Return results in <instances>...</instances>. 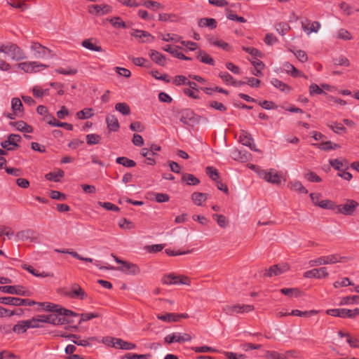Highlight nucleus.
<instances>
[{
    "mask_svg": "<svg viewBox=\"0 0 359 359\" xmlns=\"http://www.w3.org/2000/svg\"><path fill=\"white\" fill-rule=\"evenodd\" d=\"M40 323H50L53 325H66L74 323V318L72 316H60L56 313H50L48 315H38Z\"/></svg>",
    "mask_w": 359,
    "mask_h": 359,
    "instance_id": "obj_1",
    "label": "nucleus"
},
{
    "mask_svg": "<svg viewBox=\"0 0 359 359\" xmlns=\"http://www.w3.org/2000/svg\"><path fill=\"white\" fill-rule=\"evenodd\" d=\"M178 114L180 116V121L188 126H194V125L198 124L201 119L208 121L207 118H203V116L196 114L191 109H182L179 111Z\"/></svg>",
    "mask_w": 359,
    "mask_h": 359,
    "instance_id": "obj_2",
    "label": "nucleus"
},
{
    "mask_svg": "<svg viewBox=\"0 0 359 359\" xmlns=\"http://www.w3.org/2000/svg\"><path fill=\"white\" fill-rule=\"evenodd\" d=\"M0 52L9 55L15 61L27 59V55L23 50L15 43L1 46L0 47Z\"/></svg>",
    "mask_w": 359,
    "mask_h": 359,
    "instance_id": "obj_3",
    "label": "nucleus"
},
{
    "mask_svg": "<svg viewBox=\"0 0 359 359\" xmlns=\"http://www.w3.org/2000/svg\"><path fill=\"white\" fill-rule=\"evenodd\" d=\"M36 304L42 306L43 310L53 312V313H56L57 315L79 317V314L76 313L71 310L62 308L58 304H55L50 302H36Z\"/></svg>",
    "mask_w": 359,
    "mask_h": 359,
    "instance_id": "obj_4",
    "label": "nucleus"
},
{
    "mask_svg": "<svg viewBox=\"0 0 359 359\" xmlns=\"http://www.w3.org/2000/svg\"><path fill=\"white\" fill-rule=\"evenodd\" d=\"M111 256L114 257L116 263L121 264V266L117 268V270L126 274L133 276L137 275L140 273V269L137 264L123 261L119 259L118 257L115 256L114 254H111Z\"/></svg>",
    "mask_w": 359,
    "mask_h": 359,
    "instance_id": "obj_5",
    "label": "nucleus"
},
{
    "mask_svg": "<svg viewBox=\"0 0 359 359\" xmlns=\"http://www.w3.org/2000/svg\"><path fill=\"white\" fill-rule=\"evenodd\" d=\"M255 307L253 305L250 304H233L226 305L223 307L222 311L226 315L233 316L238 313H249L254 311Z\"/></svg>",
    "mask_w": 359,
    "mask_h": 359,
    "instance_id": "obj_6",
    "label": "nucleus"
},
{
    "mask_svg": "<svg viewBox=\"0 0 359 359\" xmlns=\"http://www.w3.org/2000/svg\"><path fill=\"white\" fill-rule=\"evenodd\" d=\"M0 304L13 306H34L36 302L30 299H21L13 297H0Z\"/></svg>",
    "mask_w": 359,
    "mask_h": 359,
    "instance_id": "obj_7",
    "label": "nucleus"
},
{
    "mask_svg": "<svg viewBox=\"0 0 359 359\" xmlns=\"http://www.w3.org/2000/svg\"><path fill=\"white\" fill-rule=\"evenodd\" d=\"M164 285H190V279L186 276H177L174 273L165 275L161 280Z\"/></svg>",
    "mask_w": 359,
    "mask_h": 359,
    "instance_id": "obj_8",
    "label": "nucleus"
},
{
    "mask_svg": "<svg viewBox=\"0 0 359 359\" xmlns=\"http://www.w3.org/2000/svg\"><path fill=\"white\" fill-rule=\"evenodd\" d=\"M341 257L337 254L330 255L328 256H323L317 259L310 260L309 264L311 267H313L320 265L335 264L341 262Z\"/></svg>",
    "mask_w": 359,
    "mask_h": 359,
    "instance_id": "obj_9",
    "label": "nucleus"
},
{
    "mask_svg": "<svg viewBox=\"0 0 359 359\" xmlns=\"http://www.w3.org/2000/svg\"><path fill=\"white\" fill-rule=\"evenodd\" d=\"M18 67L25 73L32 74L46 68V65L38 62H23L18 64Z\"/></svg>",
    "mask_w": 359,
    "mask_h": 359,
    "instance_id": "obj_10",
    "label": "nucleus"
},
{
    "mask_svg": "<svg viewBox=\"0 0 359 359\" xmlns=\"http://www.w3.org/2000/svg\"><path fill=\"white\" fill-rule=\"evenodd\" d=\"M30 49L33 52L34 57L36 59L45 58L50 53V50L48 48L38 42H32Z\"/></svg>",
    "mask_w": 359,
    "mask_h": 359,
    "instance_id": "obj_11",
    "label": "nucleus"
},
{
    "mask_svg": "<svg viewBox=\"0 0 359 359\" xmlns=\"http://www.w3.org/2000/svg\"><path fill=\"white\" fill-rule=\"evenodd\" d=\"M259 175L261 178L265 180L268 182H271L274 184H280V176L274 169H270L269 171L262 170L259 172Z\"/></svg>",
    "mask_w": 359,
    "mask_h": 359,
    "instance_id": "obj_12",
    "label": "nucleus"
},
{
    "mask_svg": "<svg viewBox=\"0 0 359 359\" xmlns=\"http://www.w3.org/2000/svg\"><path fill=\"white\" fill-rule=\"evenodd\" d=\"M21 141V137L17 134H11L8 136L6 140L1 143V146L4 150L13 151L19 147L18 142Z\"/></svg>",
    "mask_w": 359,
    "mask_h": 359,
    "instance_id": "obj_13",
    "label": "nucleus"
},
{
    "mask_svg": "<svg viewBox=\"0 0 359 359\" xmlns=\"http://www.w3.org/2000/svg\"><path fill=\"white\" fill-rule=\"evenodd\" d=\"M358 205V203L353 200H348L347 203L345 204L336 205V209L337 212L346 215H351L353 213L355 208Z\"/></svg>",
    "mask_w": 359,
    "mask_h": 359,
    "instance_id": "obj_14",
    "label": "nucleus"
},
{
    "mask_svg": "<svg viewBox=\"0 0 359 359\" xmlns=\"http://www.w3.org/2000/svg\"><path fill=\"white\" fill-rule=\"evenodd\" d=\"M239 141L243 145L248 147L251 150L259 152V149L256 148L255 144H253L254 140L250 133L246 130H242L239 135Z\"/></svg>",
    "mask_w": 359,
    "mask_h": 359,
    "instance_id": "obj_15",
    "label": "nucleus"
},
{
    "mask_svg": "<svg viewBox=\"0 0 359 359\" xmlns=\"http://www.w3.org/2000/svg\"><path fill=\"white\" fill-rule=\"evenodd\" d=\"M289 270L287 264H275L271 266L268 270H266L264 276L273 277L279 276Z\"/></svg>",
    "mask_w": 359,
    "mask_h": 359,
    "instance_id": "obj_16",
    "label": "nucleus"
},
{
    "mask_svg": "<svg viewBox=\"0 0 359 359\" xmlns=\"http://www.w3.org/2000/svg\"><path fill=\"white\" fill-rule=\"evenodd\" d=\"M0 291L11 294L28 296L29 291L24 289L23 287L18 285H5L0 286Z\"/></svg>",
    "mask_w": 359,
    "mask_h": 359,
    "instance_id": "obj_17",
    "label": "nucleus"
},
{
    "mask_svg": "<svg viewBox=\"0 0 359 359\" xmlns=\"http://www.w3.org/2000/svg\"><path fill=\"white\" fill-rule=\"evenodd\" d=\"M329 276L327 269L326 267H321L320 269H313L309 271H306L304 273V277L306 278H315L318 279L325 278Z\"/></svg>",
    "mask_w": 359,
    "mask_h": 359,
    "instance_id": "obj_18",
    "label": "nucleus"
},
{
    "mask_svg": "<svg viewBox=\"0 0 359 359\" xmlns=\"http://www.w3.org/2000/svg\"><path fill=\"white\" fill-rule=\"evenodd\" d=\"M130 35L139 39L141 43H152L155 39V37L150 33L140 29H133Z\"/></svg>",
    "mask_w": 359,
    "mask_h": 359,
    "instance_id": "obj_19",
    "label": "nucleus"
},
{
    "mask_svg": "<svg viewBox=\"0 0 359 359\" xmlns=\"http://www.w3.org/2000/svg\"><path fill=\"white\" fill-rule=\"evenodd\" d=\"M65 294L70 298L79 299H83L88 296L84 290L77 284H74L72 290L66 292Z\"/></svg>",
    "mask_w": 359,
    "mask_h": 359,
    "instance_id": "obj_20",
    "label": "nucleus"
},
{
    "mask_svg": "<svg viewBox=\"0 0 359 359\" xmlns=\"http://www.w3.org/2000/svg\"><path fill=\"white\" fill-rule=\"evenodd\" d=\"M112 12V7L108 4L91 5V15L102 16Z\"/></svg>",
    "mask_w": 359,
    "mask_h": 359,
    "instance_id": "obj_21",
    "label": "nucleus"
},
{
    "mask_svg": "<svg viewBox=\"0 0 359 359\" xmlns=\"http://www.w3.org/2000/svg\"><path fill=\"white\" fill-rule=\"evenodd\" d=\"M149 57L156 64L164 67L166 64V57L164 55L155 50H150Z\"/></svg>",
    "mask_w": 359,
    "mask_h": 359,
    "instance_id": "obj_22",
    "label": "nucleus"
},
{
    "mask_svg": "<svg viewBox=\"0 0 359 359\" xmlns=\"http://www.w3.org/2000/svg\"><path fill=\"white\" fill-rule=\"evenodd\" d=\"M107 128L111 132H117L120 128V124L114 115L109 114L106 116Z\"/></svg>",
    "mask_w": 359,
    "mask_h": 359,
    "instance_id": "obj_23",
    "label": "nucleus"
},
{
    "mask_svg": "<svg viewBox=\"0 0 359 359\" xmlns=\"http://www.w3.org/2000/svg\"><path fill=\"white\" fill-rule=\"evenodd\" d=\"M284 70L287 74H290L292 77L297 78L299 76H303L306 79V76L302 74L293 65L289 62H285L283 65Z\"/></svg>",
    "mask_w": 359,
    "mask_h": 359,
    "instance_id": "obj_24",
    "label": "nucleus"
},
{
    "mask_svg": "<svg viewBox=\"0 0 359 359\" xmlns=\"http://www.w3.org/2000/svg\"><path fill=\"white\" fill-rule=\"evenodd\" d=\"M16 236L18 239L22 241H27L28 239L33 241L37 238L36 232L28 229L18 232Z\"/></svg>",
    "mask_w": 359,
    "mask_h": 359,
    "instance_id": "obj_25",
    "label": "nucleus"
},
{
    "mask_svg": "<svg viewBox=\"0 0 359 359\" xmlns=\"http://www.w3.org/2000/svg\"><path fill=\"white\" fill-rule=\"evenodd\" d=\"M196 58L198 59L201 62L208 64L211 66L215 65V61L210 55L206 52L202 50H199L196 54Z\"/></svg>",
    "mask_w": 359,
    "mask_h": 359,
    "instance_id": "obj_26",
    "label": "nucleus"
},
{
    "mask_svg": "<svg viewBox=\"0 0 359 359\" xmlns=\"http://www.w3.org/2000/svg\"><path fill=\"white\" fill-rule=\"evenodd\" d=\"M13 127H15L18 130L25 133H32V126L27 125L23 121H19L16 122H10L9 123Z\"/></svg>",
    "mask_w": 359,
    "mask_h": 359,
    "instance_id": "obj_27",
    "label": "nucleus"
},
{
    "mask_svg": "<svg viewBox=\"0 0 359 359\" xmlns=\"http://www.w3.org/2000/svg\"><path fill=\"white\" fill-rule=\"evenodd\" d=\"M181 180L182 182H186L188 185L190 186H195L200 183L198 178L189 173H184L182 176Z\"/></svg>",
    "mask_w": 359,
    "mask_h": 359,
    "instance_id": "obj_28",
    "label": "nucleus"
},
{
    "mask_svg": "<svg viewBox=\"0 0 359 359\" xmlns=\"http://www.w3.org/2000/svg\"><path fill=\"white\" fill-rule=\"evenodd\" d=\"M329 163L332 168L340 172L343 170V167L345 168V170H347L348 168V162L346 160H344V161H341L337 158L330 159L329 161Z\"/></svg>",
    "mask_w": 359,
    "mask_h": 359,
    "instance_id": "obj_29",
    "label": "nucleus"
},
{
    "mask_svg": "<svg viewBox=\"0 0 359 359\" xmlns=\"http://www.w3.org/2000/svg\"><path fill=\"white\" fill-rule=\"evenodd\" d=\"M198 25L200 27H208L212 29L217 27V21L214 18H203L198 20Z\"/></svg>",
    "mask_w": 359,
    "mask_h": 359,
    "instance_id": "obj_30",
    "label": "nucleus"
},
{
    "mask_svg": "<svg viewBox=\"0 0 359 359\" xmlns=\"http://www.w3.org/2000/svg\"><path fill=\"white\" fill-rule=\"evenodd\" d=\"M271 83L275 88H278L280 90L283 92L289 93L291 90V88L287 84L283 83V81H280L278 79H272L271 81Z\"/></svg>",
    "mask_w": 359,
    "mask_h": 359,
    "instance_id": "obj_31",
    "label": "nucleus"
},
{
    "mask_svg": "<svg viewBox=\"0 0 359 359\" xmlns=\"http://www.w3.org/2000/svg\"><path fill=\"white\" fill-rule=\"evenodd\" d=\"M208 198V194L201 192H194L191 194V199L194 201V203L201 206L202 205V203L203 201H206Z\"/></svg>",
    "mask_w": 359,
    "mask_h": 359,
    "instance_id": "obj_32",
    "label": "nucleus"
},
{
    "mask_svg": "<svg viewBox=\"0 0 359 359\" xmlns=\"http://www.w3.org/2000/svg\"><path fill=\"white\" fill-rule=\"evenodd\" d=\"M28 328L29 325L27 323V320H20L12 327V331L18 334H22L26 332Z\"/></svg>",
    "mask_w": 359,
    "mask_h": 359,
    "instance_id": "obj_33",
    "label": "nucleus"
},
{
    "mask_svg": "<svg viewBox=\"0 0 359 359\" xmlns=\"http://www.w3.org/2000/svg\"><path fill=\"white\" fill-rule=\"evenodd\" d=\"M177 316L174 313H165L163 314L157 315V318L168 323L177 322Z\"/></svg>",
    "mask_w": 359,
    "mask_h": 359,
    "instance_id": "obj_34",
    "label": "nucleus"
},
{
    "mask_svg": "<svg viewBox=\"0 0 359 359\" xmlns=\"http://www.w3.org/2000/svg\"><path fill=\"white\" fill-rule=\"evenodd\" d=\"M359 295L346 296L343 297L339 304L340 305H349V304H358Z\"/></svg>",
    "mask_w": 359,
    "mask_h": 359,
    "instance_id": "obj_35",
    "label": "nucleus"
},
{
    "mask_svg": "<svg viewBox=\"0 0 359 359\" xmlns=\"http://www.w3.org/2000/svg\"><path fill=\"white\" fill-rule=\"evenodd\" d=\"M359 316V309L355 308L353 310L348 309H341V318H354Z\"/></svg>",
    "mask_w": 359,
    "mask_h": 359,
    "instance_id": "obj_36",
    "label": "nucleus"
},
{
    "mask_svg": "<svg viewBox=\"0 0 359 359\" xmlns=\"http://www.w3.org/2000/svg\"><path fill=\"white\" fill-rule=\"evenodd\" d=\"M64 176V171L60 170L57 172H50L45 175L46 180L57 182Z\"/></svg>",
    "mask_w": 359,
    "mask_h": 359,
    "instance_id": "obj_37",
    "label": "nucleus"
},
{
    "mask_svg": "<svg viewBox=\"0 0 359 359\" xmlns=\"http://www.w3.org/2000/svg\"><path fill=\"white\" fill-rule=\"evenodd\" d=\"M111 25L115 28H123L126 29L128 26L124 21L120 17H113L110 19H107Z\"/></svg>",
    "mask_w": 359,
    "mask_h": 359,
    "instance_id": "obj_38",
    "label": "nucleus"
},
{
    "mask_svg": "<svg viewBox=\"0 0 359 359\" xmlns=\"http://www.w3.org/2000/svg\"><path fill=\"white\" fill-rule=\"evenodd\" d=\"M116 162L120 165H123L124 167H126V168H133L136 165L135 161H134L133 160L129 159L125 156L116 158Z\"/></svg>",
    "mask_w": 359,
    "mask_h": 359,
    "instance_id": "obj_39",
    "label": "nucleus"
},
{
    "mask_svg": "<svg viewBox=\"0 0 359 359\" xmlns=\"http://www.w3.org/2000/svg\"><path fill=\"white\" fill-rule=\"evenodd\" d=\"M140 4H141V6H144L147 8L152 9L154 11L163 7L160 3L151 0L142 1Z\"/></svg>",
    "mask_w": 359,
    "mask_h": 359,
    "instance_id": "obj_40",
    "label": "nucleus"
},
{
    "mask_svg": "<svg viewBox=\"0 0 359 359\" xmlns=\"http://www.w3.org/2000/svg\"><path fill=\"white\" fill-rule=\"evenodd\" d=\"M115 109L123 115H129L130 114V108L129 105L125 102H118L116 104Z\"/></svg>",
    "mask_w": 359,
    "mask_h": 359,
    "instance_id": "obj_41",
    "label": "nucleus"
},
{
    "mask_svg": "<svg viewBox=\"0 0 359 359\" xmlns=\"http://www.w3.org/2000/svg\"><path fill=\"white\" fill-rule=\"evenodd\" d=\"M11 107L15 114L22 112L23 110V105L21 100L18 97H14L11 100Z\"/></svg>",
    "mask_w": 359,
    "mask_h": 359,
    "instance_id": "obj_42",
    "label": "nucleus"
},
{
    "mask_svg": "<svg viewBox=\"0 0 359 359\" xmlns=\"http://www.w3.org/2000/svg\"><path fill=\"white\" fill-rule=\"evenodd\" d=\"M246 154V151H244V153H243L242 151H240L238 149H233L231 153V156L234 160L241 161H244L247 160Z\"/></svg>",
    "mask_w": 359,
    "mask_h": 359,
    "instance_id": "obj_43",
    "label": "nucleus"
},
{
    "mask_svg": "<svg viewBox=\"0 0 359 359\" xmlns=\"http://www.w3.org/2000/svg\"><path fill=\"white\" fill-rule=\"evenodd\" d=\"M151 354H137V353H126L122 356L121 359H149Z\"/></svg>",
    "mask_w": 359,
    "mask_h": 359,
    "instance_id": "obj_44",
    "label": "nucleus"
},
{
    "mask_svg": "<svg viewBox=\"0 0 359 359\" xmlns=\"http://www.w3.org/2000/svg\"><path fill=\"white\" fill-rule=\"evenodd\" d=\"M290 188L299 193L307 194L308 190L299 181H294L290 183Z\"/></svg>",
    "mask_w": 359,
    "mask_h": 359,
    "instance_id": "obj_45",
    "label": "nucleus"
},
{
    "mask_svg": "<svg viewBox=\"0 0 359 359\" xmlns=\"http://www.w3.org/2000/svg\"><path fill=\"white\" fill-rule=\"evenodd\" d=\"M265 357L267 359H288L285 355L280 354L277 351H265Z\"/></svg>",
    "mask_w": 359,
    "mask_h": 359,
    "instance_id": "obj_46",
    "label": "nucleus"
},
{
    "mask_svg": "<svg viewBox=\"0 0 359 359\" xmlns=\"http://www.w3.org/2000/svg\"><path fill=\"white\" fill-rule=\"evenodd\" d=\"M159 37L161 38V39L164 41H175V42H180L182 37L180 36H177L174 34H167L166 35H164L163 34H159Z\"/></svg>",
    "mask_w": 359,
    "mask_h": 359,
    "instance_id": "obj_47",
    "label": "nucleus"
},
{
    "mask_svg": "<svg viewBox=\"0 0 359 359\" xmlns=\"http://www.w3.org/2000/svg\"><path fill=\"white\" fill-rule=\"evenodd\" d=\"M308 25L309 23L306 25L304 22H302V28L305 32H307V34H310L311 32H317L320 27V24L318 21L313 22L310 29H309Z\"/></svg>",
    "mask_w": 359,
    "mask_h": 359,
    "instance_id": "obj_48",
    "label": "nucleus"
},
{
    "mask_svg": "<svg viewBox=\"0 0 359 359\" xmlns=\"http://www.w3.org/2000/svg\"><path fill=\"white\" fill-rule=\"evenodd\" d=\"M205 172L212 180L215 181V182L218 181L219 172L217 169H215L211 166H208L205 168Z\"/></svg>",
    "mask_w": 359,
    "mask_h": 359,
    "instance_id": "obj_49",
    "label": "nucleus"
},
{
    "mask_svg": "<svg viewBox=\"0 0 359 359\" xmlns=\"http://www.w3.org/2000/svg\"><path fill=\"white\" fill-rule=\"evenodd\" d=\"M141 154L142 156L145 157L147 159V163L151 165H154L156 164V161L151 158V155L150 151H149V148H143L141 150Z\"/></svg>",
    "mask_w": 359,
    "mask_h": 359,
    "instance_id": "obj_50",
    "label": "nucleus"
},
{
    "mask_svg": "<svg viewBox=\"0 0 359 359\" xmlns=\"http://www.w3.org/2000/svg\"><path fill=\"white\" fill-rule=\"evenodd\" d=\"M208 106L211 108L215 109V110L224 112L226 111L227 108L225 107L222 102H217L216 100H211L208 102Z\"/></svg>",
    "mask_w": 359,
    "mask_h": 359,
    "instance_id": "obj_51",
    "label": "nucleus"
},
{
    "mask_svg": "<svg viewBox=\"0 0 359 359\" xmlns=\"http://www.w3.org/2000/svg\"><path fill=\"white\" fill-rule=\"evenodd\" d=\"M290 29V25L287 22H279L276 25V31L281 35H285Z\"/></svg>",
    "mask_w": 359,
    "mask_h": 359,
    "instance_id": "obj_52",
    "label": "nucleus"
},
{
    "mask_svg": "<svg viewBox=\"0 0 359 359\" xmlns=\"http://www.w3.org/2000/svg\"><path fill=\"white\" fill-rule=\"evenodd\" d=\"M309 94L311 96H314L316 95L326 94V93L317 84L312 83L309 86Z\"/></svg>",
    "mask_w": 359,
    "mask_h": 359,
    "instance_id": "obj_53",
    "label": "nucleus"
},
{
    "mask_svg": "<svg viewBox=\"0 0 359 359\" xmlns=\"http://www.w3.org/2000/svg\"><path fill=\"white\" fill-rule=\"evenodd\" d=\"M259 106H261L263 109L269 110L273 109H277L278 106L272 101H268V100H262V101H257V102Z\"/></svg>",
    "mask_w": 359,
    "mask_h": 359,
    "instance_id": "obj_54",
    "label": "nucleus"
},
{
    "mask_svg": "<svg viewBox=\"0 0 359 359\" xmlns=\"http://www.w3.org/2000/svg\"><path fill=\"white\" fill-rule=\"evenodd\" d=\"M180 334L178 333H172L171 334L167 335L165 338V342L170 344L174 342L181 343V340L180 339Z\"/></svg>",
    "mask_w": 359,
    "mask_h": 359,
    "instance_id": "obj_55",
    "label": "nucleus"
},
{
    "mask_svg": "<svg viewBox=\"0 0 359 359\" xmlns=\"http://www.w3.org/2000/svg\"><path fill=\"white\" fill-rule=\"evenodd\" d=\"M280 291L283 294L290 297L292 295L298 297L300 294L297 288H282Z\"/></svg>",
    "mask_w": 359,
    "mask_h": 359,
    "instance_id": "obj_56",
    "label": "nucleus"
},
{
    "mask_svg": "<svg viewBox=\"0 0 359 359\" xmlns=\"http://www.w3.org/2000/svg\"><path fill=\"white\" fill-rule=\"evenodd\" d=\"M48 123L52 126L63 127V128H66L68 130H72V125H70L67 123L60 122L58 121H56L54 118H53V119L48 121Z\"/></svg>",
    "mask_w": 359,
    "mask_h": 359,
    "instance_id": "obj_57",
    "label": "nucleus"
},
{
    "mask_svg": "<svg viewBox=\"0 0 359 359\" xmlns=\"http://www.w3.org/2000/svg\"><path fill=\"white\" fill-rule=\"evenodd\" d=\"M318 206L323 209H330L334 210L336 209V205L334 203L330 200L320 201V202L318 204Z\"/></svg>",
    "mask_w": 359,
    "mask_h": 359,
    "instance_id": "obj_58",
    "label": "nucleus"
},
{
    "mask_svg": "<svg viewBox=\"0 0 359 359\" xmlns=\"http://www.w3.org/2000/svg\"><path fill=\"white\" fill-rule=\"evenodd\" d=\"M333 62L335 65H344L346 67H348L350 65V62L348 58L342 55L339 57L334 58Z\"/></svg>",
    "mask_w": 359,
    "mask_h": 359,
    "instance_id": "obj_59",
    "label": "nucleus"
},
{
    "mask_svg": "<svg viewBox=\"0 0 359 359\" xmlns=\"http://www.w3.org/2000/svg\"><path fill=\"white\" fill-rule=\"evenodd\" d=\"M226 11H227L226 17L229 20L238 21V22H242V23L246 22L247 20L243 17H241V16L237 15L236 14L232 13L231 11H230L229 9H226Z\"/></svg>",
    "mask_w": 359,
    "mask_h": 359,
    "instance_id": "obj_60",
    "label": "nucleus"
},
{
    "mask_svg": "<svg viewBox=\"0 0 359 359\" xmlns=\"http://www.w3.org/2000/svg\"><path fill=\"white\" fill-rule=\"evenodd\" d=\"M304 177L307 179L309 182H320L322 179L314 172L309 171L306 174L304 175Z\"/></svg>",
    "mask_w": 359,
    "mask_h": 359,
    "instance_id": "obj_61",
    "label": "nucleus"
},
{
    "mask_svg": "<svg viewBox=\"0 0 359 359\" xmlns=\"http://www.w3.org/2000/svg\"><path fill=\"white\" fill-rule=\"evenodd\" d=\"M98 203L100 206L107 210L118 212L120 210L118 206L109 202H99Z\"/></svg>",
    "mask_w": 359,
    "mask_h": 359,
    "instance_id": "obj_62",
    "label": "nucleus"
},
{
    "mask_svg": "<svg viewBox=\"0 0 359 359\" xmlns=\"http://www.w3.org/2000/svg\"><path fill=\"white\" fill-rule=\"evenodd\" d=\"M346 341L351 348H359V338L347 335Z\"/></svg>",
    "mask_w": 359,
    "mask_h": 359,
    "instance_id": "obj_63",
    "label": "nucleus"
},
{
    "mask_svg": "<svg viewBox=\"0 0 359 359\" xmlns=\"http://www.w3.org/2000/svg\"><path fill=\"white\" fill-rule=\"evenodd\" d=\"M335 133L339 134L341 132H346V128L341 123L334 122L333 125L328 126Z\"/></svg>",
    "mask_w": 359,
    "mask_h": 359,
    "instance_id": "obj_64",
    "label": "nucleus"
}]
</instances>
